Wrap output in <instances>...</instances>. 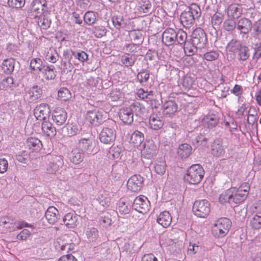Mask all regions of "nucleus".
Instances as JSON below:
<instances>
[{
    "label": "nucleus",
    "instance_id": "nucleus-1",
    "mask_svg": "<svg viewBox=\"0 0 261 261\" xmlns=\"http://www.w3.org/2000/svg\"><path fill=\"white\" fill-rule=\"evenodd\" d=\"M250 189V185L247 182H243L238 188L231 187L220 194L219 201L234 205L239 204L247 198Z\"/></svg>",
    "mask_w": 261,
    "mask_h": 261
},
{
    "label": "nucleus",
    "instance_id": "nucleus-2",
    "mask_svg": "<svg viewBox=\"0 0 261 261\" xmlns=\"http://www.w3.org/2000/svg\"><path fill=\"white\" fill-rule=\"evenodd\" d=\"M204 173V170L200 164H193L187 169L184 180L190 185H197L201 181Z\"/></svg>",
    "mask_w": 261,
    "mask_h": 261
},
{
    "label": "nucleus",
    "instance_id": "nucleus-3",
    "mask_svg": "<svg viewBox=\"0 0 261 261\" xmlns=\"http://www.w3.org/2000/svg\"><path fill=\"white\" fill-rule=\"evenodd\" d=\"M231 226V222L226 218L218 219L212 228V233L216 238H222L226 236Z\"/></svg>",
    "mask_w": 261,
    "mask_h": 261
},
{
    "label": "nucleus",
    "instance_id": "nucleus-4",
    "mask_svg": "<svg viewBox=\"0 0 261 261\" xmlns=\"http://www.w3.org/2000/svg\"><path fill=\"white\" fill-rule=\"evenodd\" d=\"M192 211L198 218H207L211 212V204L206 199L197 200L193 205Z\"/></svg>",
    "mask_w": 261,
    "mask_h": 261
},
{
    "label": "nucleus",
    "instance_id": "nucleus-5",
    "mask_svg": "<svg viewBox=\"0 0 261 261\" xmlns=\"http://www.w3.org/2000/svg\"><path fill=\"white\" fill-rule=\"evenodd\" d=\"M192 44L196 47L201 49L206 47L207 44V39L204 31L200 28L195 29L191 35Z\"/></svg>",
    "mask_w": 261,
    "mask_h": 261
},
{
    "label": "nucleus",
    "instance_id": "nucleus-6",
    "mask_svg": "<svg viewBox=\"0 0 261 261\" xmlns=\"http://www.w3.org/2000/svg\"><path fill=\"white\" fill-rule=\"evenodd\" d=\"M95 148V142L92 139L84 138L79 140L77 148L88 154L96 153Z\"/></svg>",
    "mask_w": 261,
    "mask_h": 261
},
{
    "label": "nucleus",
    "instance_id": "nucleus-7",
    "mask_svg": "<svg viewBox=\"0 0 261 261\" xmlns=\"http://www.w3.org/2000/svg\"><path fill=\"white\" fill-rule=\"evenodd\" d=\"M116 136V133L114 128L105 127L100 133L99 138L101 143L111 145L114 143Z\"/></svg>",
    "mask_w": 261,
    "mask_h": 261
},
{
    "label": "nucleus",
    "instance_id": "nucleus-8",
    "mask_svg": "<svg viewBox=\"0 0 261 261\" xmlns=\"http://www.w3.org/2000/svg\"><path fill=\"white\" fill-rule=\"evenodd\" d=\"M133 206L139 213L146 214L150 209V202L145 196H139L135 199Z\"/></svg>",
    "mask_w": 261,
    "mask_h": 261
},
{
    "label": "nucleus",
    "instance_id": "nucleus-9",
    "mask_svg": "<svg viewBox=\"0 0 261 261\" xmlns=\"http://www.w3.org/2000/svg\"><path fill=\"white\" fill-rule=\"evenodd\" d=\"M86 119L92 125L98 126L104 121L105 118L102 112L95 109L87 112Z\"/></svg>",
    "mask_w": 261,
    "mask_h": 261
},
{
    "label": "nucleus",
    "instance_id": "nucleus-10",
    "mask_svg": "<svg viewBox=\"0 0 261 261\" xmlns=\"http://www.w3.org/2000/svg\"><path fill=\"white\" fill-rule=\"evenodd\" d=\"M50 112L48 105L42 103L35 107L34 110V115L38 120L43 121L49 118Z\"/></svg>",
    "mask_w": 261,
    "mask_h": 261
},
{
    "label": "nucleus",
    "instance_id": "nucleus-11",
    "mask_svg": "<svg viewBox=\"0 0 261 261\" xmlns=\"http://www.w3.org/2000/svg\"><path fill=\"white\" fill-rule=\"evenodd\" d=\"M143 182V178L141 175H134L127 181V189L132 192H138L141 190Z\"/></svg>",
    "mask_w": 261,
    "mask_h": 261
},
{
    "label": "nucleus",
    "instance_id": "nucleus-12",
    "mask_svg": "<svg viewBox=\"0 0 261 261\" xmlns=\"http://www.w3.org/2000/svg\"><path fill=\"white\" fill-rule=\"evenodd\" d=\"M176 40V32L175 30L169 28L164 31L162 35V41L166 46L173 45Z\"/></svg>",
    "mask_w": 261,
    "mask_h": 261
},
{
    "label": "nucleus",
    "instance_id": "nucleus-13",
    "mask_svg": "<svg viewBox=\"0 0 261 261\" xmlns=\"http://www.w3.org/2000/svg\"><path fill=\"white\" fill-rule=\"evenodd\" d=\"M67 117L66 112L61 108H56L52 115V119L57 125L64 124L66 121Z\"/></svg>",
    "mask_w": 261,
    "mask_h": 261
},
{
    "label": "nucleus",
    "instance_id": "nucleus-14",
    "mask_svg": "<svg viewBox=\"0 0 261 261\" xmlns=\"http://www.w3.org/2000/svg\"><path fill=\"white\" fill-rule=\"evenodd\" d=\"M192 10V8L191 7L189 11H184L180 15V22L185 28H190L195 21L194 16Z\"/></svg>",
    "mask_w": 261,
    "mask_h": 261
},
{
    "label": "nucleus",
    "instance_id": "nucleus-15",
    "mask_svg": "<svg viewBox=\"0 0 261 261\" xmlns=\"http://www.w3.org/2000/svg\"><path fill=\"white\" fill-rule=\"evenodd\" d=\"M119 118L125 124H129L133 122V110L130 108H123L120 110Z\"/></svg>",
    "mask_w": 261,
    "mask_h": 261
},
{
    "label": "nucleus",
    "instance_id": "nucleus-16",
    "mask_svg": "<svg viewBox=\"0 0 261 261\" xmlns=\"http://www.w3.org/2000/svg\"><path fill=\"white\" fill-rule=\"evenodd\" d=\"M64 224L68 228H75L78 223V216L74 212L67 213L63 218Z\"/></svg>",
    "mask_w": 261,
    "mask_h": 261
},
{
    "label": "nucleus",
    "instance_id": "nucleus-17",
    "mask_svg": "<svg viewBox=\"0 0 261 261\" xmlns=\"http://www.w3.org/2000/svg\"><path fill=\"white\" fill-rule=\"evenodd\" d=\"M150 127L154 130L161 128L164 125L163 118L160 114H152L150 115L149 120Z\"/></svg>",
    "mask_w": 261,
    "mask_h": 261
},
{
    "label": "nucleus",
    "instance_id": "nucleus-18",
    "mask_svg": "<svg viewBox=\"0 0 261 261\" xmlns=\"http://www.w3.org/2000/svg\"><path fill=\"white\" fill-rule=\"evenodd\" d=\"M242 14V8L238 4H232L227 8V14L228 17L237 19L240 17Z\"/></svg>",
    "mask_w": 261,
    "mask_h": 261
},
{
    "label": "nucleus",
    "instance_id": "nucleus-19",
    "mask_svg": "<svg viewBox=\"0 0 261 261\" xmlns=\"http://www.w3.org/2000/svg\"><path fill=\"white\" fill-rule=\"evenodd\" d=\"M45 4H43L41 0H34L32 3V12L35 18L44 15Z\"/></svg>",
    "mask_w": 261,
    "mask_h": 261
},
{
    "label": "nucleus",
    "instance_id": "nucleus-20",
    "mask_svg": "<svg viewBox=\"0 0 261 261\" xmlns=\"http://www.w3.org/2000/svg\"><path fill=\"white\" fill-rule=\"evenodd\" d=\"M237 29L241 33L247 34L252 29L251 21L246 18H242L238 22Z\"/></svg>",
    "mask_w": 261,
    "mask_h": 261
},
{
    "label": "nucleus",
    "instance_id": "nucleus-21",
    "mask_svg": "<svg viewBox=\"0 0 261 261\" xmlns=\"http://www.w3.org/2000/svg\"><path fill=\"white\" fill-rule=\"evenodd\" d=\"M41 129L44 135L52 138L56 135V129L48 120L42 121Z\"/></svg>",
    "mask_w": 261,
    "mask_h": 261
},
{
    "label": "nucleus",
    "instance_id": "nucleus-22",
    "mask_svg": "<svg viewBox=\"0 0 261 261\" xmlns=\"http://www.w3.org/2000/svg\"><path fill=\"white\" fill-rule=\"evenodd\" d=\"M59 211L54 206H49L47 209L45 216L47 222L50 224H55L58 220Z\"/></svg>",
    "mask_w": 261,
    "mask_h": 261
},
{
    "label": "nucleus",
    "instance_id": "nucleus-23",
    "mask_svg": "<svg viewBox=\"0 0 261 261\" xmlns=\"http://www.w3.org/2000/svg\"><path fill=\"white\" fill-rule=\"evenodd\" d=\"M43 55L45 60L50 63H55L59 60V54L57 50L53 47L47 48Z\"/></svg>",
    "mask_w": 261,
    "mask_h": 261
},
{
    "label": "nucleus",
    "instance_id": "nucleus-24",
    "mask_svg": "<svg viewBox=\"0 0 261 261\" xmlns=\"http://www.w3.org/2000/svg\"><path fill=\"white\" fill-rule=\"evenodd\" d=\"M172 221V217L168 212L164 211L161 213L157 218V222L163 227H168Z\"/></svg>",
    "mask_w": 261,
    "mask_h": 261
},
{
    "label": "nucleus",
    "instance_id": "nucleus-25",
    "mask_svg": "<svg viewBox=\"0 0 261 261\" xmlns=\"http://www.w3.org/2000/svg\"><path fill=\"white\" fill-rule=\"evenodd\" d=\"M177 111V105L173 100L166 101L163 106V112L164 115L170 116Z\"/></svg>",
    "mask_w": 261,
    "mask_h": 261
},
{
    "label": "nucleus",
    "instance_id": "nucleus-26",
    "mask_svg": "<svg viewBox=\"0 0 261 261\" xmlns=\"http://www.w3.org/2000/svg\"><path fill=\"white\" fill-rule=\"evenodd\" d=\"M15 61L13 58H10L5 59L2 64L1 68L6 74H11L14 69Z\"/></svg>",
    "mask_w": 261,
    "mask_h": 261
},
{
    "label": "nucleus",
    "instance_id": "nucleus-27",
    "mask_svg": "<svg viewBox=\"0 0 261 261\" xmlns=\"http://www.w3.org/2000/svg\"><path fill=\"white\" fill-rule=\"evenodd\" d=\"M151 7L149 0H137V9L140 14L148 13Z\"/></svg>",
    "mask_w": 261,
    "mask_h": 261
},
{
    "label": "nucleus",
    "instance_id": "nucleus-28",
    "mask_svg": "<svg viewBox=\"0 0 261 261\" xmlns=\"http://www.w3.org/2000/svg\"><path fill=\"white\" fill-rule=\"evenodd\" d=\"M78 148L72 149L70 156V161L75 165H78L83 162L84 158V152H81Z\"/></svg>",
    "mask_w": 261,
    "mask_h": 261
},
{
    "label": "nucleus",
    "instance_id": "nucleus-29",
    "mask_svg": "<svg viewBox=\"0 0 261 261\" xmlns=\"http://www.w3.org/2000/svg\"><path fill=\"white\" fill-rule=\"evenodd\" d=\"M192 147L188 144L184 143L179 146L177 153L181 159H186L190 155Z\"/></svg>",
    "mask_w": 261,
    "mask_h": 261
},
{
    "label": "nucleus",
    "instance_id": "nucleus-30",
    "mask_svg": "<svg viewBox=\"0 0 261 261\" xmlns=\"http://www.w3.org/2000/svg\"><path fill=\"white\" fill-rule=\"evenodd\" d=\"M144 140V135L141 132L136 130L134 132L130 137V143L134 147L140 146Z\"/></svg>",
    "mask_w": 261,
    "mask_h": 261
},
{
    "label": "nucleus",
    "instance_id": "nucleus-31",
    "mask_svg": "<svg viewBox=\"0 0 261 261\" xmlns=\"http://www.w3.org/2000/svg\"><path fill=\"white\" fill-rule=\"evenodd\" d=\"M211 151L212 153L217 157L221 156L225 152L222 143L219 141H215L213 142L212 145Z\"/></svg>",
    "mask_w": 261,
    "mask_h": 261
},
{
    "label": "nucleus",
    "instance_id": "nucleus-32",
    "mask_svg": "<svg viewBox=\"0 0 261 261\" xmlns=\"http://www.w3.org/2000/svg\"><path fill=\"white\" fill-rule=\"evenodd\" d=\"M28 94L29 98L31 100H36L40 98L42 96V89L38 86H34L29 90Z\"/></svg>",
    "mask_w": 261,
    "mask_h": 261
},
{
    "label": "nucleus",
    "instance_id": "nucleus-33",
    "mask_svg": "<svg viewBox=\"0 0 261 261\" xmlns=\"http://www.w3.org/2000/svg\"><path fill=\"white\" fill-rule=\"evenodd\" d=\"M71 93L67 88L62 87L58 91L57 99L60 101H66L71 98Z\"/></svg>",
    "mask_w": 261,
    "mask_h": 261
},
{
    "label": "nucleus",
    "instance_id": "nucleus-34",
    "mask_svg": "<svg viewBox=\"0 0 261 261\" xmlns=\"http://www.w3.org/2000/svg\"><path fill=\"white\" fill-rule=\"evenodd\" d=\"M142 154L147 159L152 158L156 154V147L152 144H145Z\"/></svg>",
    "mask_w": 261,
    "mask_h": 261
},
{
    "label": "nucleus",
    "instance_id": "nucleus-35",
    "mask_svg": "<svg viewBox=\"0 0 261 261\" xmlns=\"http://www.w3.org/2000/svg\"><path fill=\"white\" fill-rule=\"evenodd\" d=\"M258 207L260 209V212L257 213V214L251 219L250 225L254 229H259L261 228V204L255 207L256 208Z\"/></svg>",
    "mask_w": 261,
    "mask_h": 261
},
{
    "label": "nucleus",
    "instance_id": "nucleus-36",
    "mask_svg": "<svg viewBox=\"0 0 261 261\" xmlns=\"http://www.w3.org/2000/svg\"><path fill=\"white\" fill-rule=\"evenodd\" d=\"M27 145L32 150H39L42 146L41 141L35 137H30L27 140Z\"/></svg>",
    "mask_w": 261,
    "mask_h": 261
},
{
    "label": "nucleus",
    "instance_id": "nucleus-37",
    "mask_svg": "<svg viewBox=\"0 0 261 261\" xmlns=\"http://www.w3.org/2000/svg\"><path fill=\"white\" fill-rule=\"evenodd\" d=\"M136 95L138 97L146 101L151 100L153 97V92L152 91H145L143 88L137 89Z\"/></svg>",
    "mask_w": 261,
    "mask_h": 261
},
{
    "label": "nucleus",
    "instance_id": "nucleus-38",
    "mask_svg": "<svg viewBox=\"0 0 261 261\" xmlns=\"http://www.w3.org/2000/svg\"><path fill=\"white\" fill-rule=\"evenodd\" d=\"M30 68L34 72L39 73L43 68V62L40 58H33L30 62Z\"/></svg>",
    "mask_w": 261,
    "mask_h": 261
},
{
    "label": "nucleus",
    "instance_id": "nucleus-39",
    "mask_svg": "<svg viewBox=\"0 0 261 261\" xmlns=\"http://www.w3.org/2000/svg\"><path fill=\"white\" fill-rule=\"evenodd\" d=\"M238 49V57L240 61H246L249 57V49L245 46H241L240 44L237 45Z\"/></svg>",
    "mask_w": 261,
    "mask_h": 261
},
{
    "label": "nucleus",
    "instance_id": "nucleus-40",
    "mask_svg": "<svg viewBox=\"0 0 261 261\" xmlns=\"http://www.w3.org/2000/svg\"><path fill=\"white\" fill-rule=\"evenodd\" d=\"M203 121L207 124L208 127L212 128L217 125L219 118L214 114L208 115L204 117Z\"/></svg>",
    "mask_w": 261,
    "mask_h": 261
},
{
    "label": "nucleus",
    "instance_id": "nucleus-41",
    "mask_svg": "<svg viewBox=\"0 0 261 261\" xmlns=\"http://www.w3.org/2000/svg\"><path fill=\"white\" fill-rule=\"evenodd\" d=\"M98 15L93 11L87 12L84 16V21L89 25L94 24L97 19Z\"/></svg>",
    "mask_w": 261,
    "mask_h": 261
},
{
    "label": "nucleus",
    "instance_id": "nucleus-42",
    "mask_svg": "<svg viewBox=\"0 0 261 261\" xmlns=\"http://www.w3.org/2000/svg\"><path fill=\"white\" fill-rule=\"evenodd\" d=\"M37 23L41 29L47 30L50 27L51 20L45 15L38 17Z\"/></svg>",
    "mask_w": 261,
    "mask_h": 261
},
{
    "label": "nucleus",
    "instance_id": "nucleus-43",
    "mask_svg": "<svg viewBox=\"0 0 261 261\" xmlns=\"http://www.w3.org/2000/svg\"><path fill=\"white\" fill-rule=\"evenodd\" d=\"M136 60V59L134 55H130L128 54H124L121 57V62L126 67L133 66Z\"/></svg>",
    "mask_w": 261,
    "mask_h": 261
},
{
    "label": "nucleus",
    "instance_id": "nucleus-44",
    "mask_svg": "<svg viewBox=\"0 0 261 261\" xmlns=\"http://www.w3.org/2000/svg\"><path fill=\"white\" fill-rule=\"evenodd\" d=\"M130 108L136 115H140L143 114L145 111V107L138 101L134 102L130 105Z\"/></svg>",
    "mask_w": 261,
    "mask_h": 261
},
{
    "label": "nucleus",
    "instance_id": "nucleus-45",
    "mask_svg": "<svg viewBox=\"0 0 261 261\" xmlns=\"http://www.w3.org/2000/svg\"><path fill=\"white\" fill-rule=\"evenodd\" d=\"M44 77L46 80L54 79L56 76L55 67L53 65L48 66L43 72Z\"/></svg>",
    "mask_w": 261,
    "mask_h": 261
},
{
    "label": "nucleus",
    "instance_id": "nucleus-46",
    "mask_svg": "<svg viewBox=\"0 0 261 261\" xmlns=\"http://www.w3.org/2000/svg\"><path fill=\"white\" fill-rule=\"evenodd\" d=\"M166 162L164 161H159L154 165V171L159 175H163L166 171Z\"/></svg>",
    "mask_w": 261,
    "mask_h": 261
},
{
    "label": "nucleus",
    "instance_id": "nucleus-47",
    "mask_svg": "<svg viewBox=\"0 0 261 261\" xmlns=\"http://www.w3.org/2000/svg\"><path fill=\"white\" fill-rule=\"evenodd\" d=\"M224 19V15L220 12L215 13L212 17L211 22L214 26L219 27Z\"/></svg>",
    "mask_w": 261,
    "mask_h": 261
},
{
    "label": "nucleus",
    "instance_id": "nucleus-48",
    "mask_svg": "<svg viewBox=\"0 0 261 261\" xmlns=\"http://www.w3.org/2000/svg\"><path fill=\"white\" fill-rule=\"evenodd\" d=\"M14 83L12 77L8 76L4 78L0 83V88L3 90H7L12 87Z\"/></svg>",
    "mask_w": 261,
    "mask_h": 261
},
{
    "label": "nucleus",
    "instance_id": "nucleus-49",
    "mask_svg": "<svg viewBox=\"0 0 261 261\" xmlns=\"http://www.w3.org/2000/svg\"><path fill=\"white\" fill-rule=\"evenodd\" d=\"M86 234L88 239L91 242L95 241L98 237V231L94 227L88 228Z\"/></svg>",
    "mask_w": 261,
    "mask_h": 261
},
{
    "label": "nucleus",
    "instance_id": "nucleus-50",
    "mask_svg": "<svg viewBox=\"0 0 261 261\" xmlns=\"http://www.w3.org/2000/svg\"><path fill=\"white\" fill-rule=\"evenodd\" d=\"M236 27V23L234 19H227L223 23V28L227 31H233Z\"/></svg>",
    "mask_w": 261,
    "mask_h": 261
},
{
    "label": "nucleus",
    "instance_id": "nucleus-51",
    "mask_svg": "<svg viewBox=\"0 0 261 261\" xmlns=\"http://www.w3.org/2000/svg\"><path fill=\"white\" fill-rule=\"evenodd\" d=\"M219 57V54L217 51L212 50L205 53L203 58L207 61H213L217 60Z\"/></svg>",
    "mask_w": 261,
    "mask_h": 261
},
{
    "label": "nucleus",
    "instance_id": "nucleus-52",
    "mask_svg": "<svg viewBox=\"0 0 261 261\" xmlns=\"http://www.w3.org/2000/svg\"><path fill=\"white\" fill-rule=\"evenodd\" d=\"M194 83V80L190 76L186 75L184 77L182 85L186 89H191Z\"/></svg>",
    "mask_w": 261,
    "mask_h": 261
},
{
    "label": "nucleus",
    "instance_id": "nucleus-53",
    "mask_svg": "<svg viewBox=\"0 0 261 261\" xmlns=\"http://www.w3.org/2000/svg\"><path fill=\"white\" fill-rule=\"evenodd\" d=\"M177 40L176 41L179 44H185L187 40V33L182 30H179L176 32Z\"/></svg>",
    "mask_w": 261,
    "mask_h": 261
},
{
    "label": "nucleus",
    "instance_id": "nucleus-54",
    "mask_svg": "<svg viewBox=\"0 0 261 261\" xmlns=\"http://www.w3.org/2000/svg\"><path fill=\"white\" fill-rule=\"evenodd\" d=\"M56 250L58 252H62L66 249V243L61 239H58L54 243Z\"/></svg>",
    "mask_w": 261,
    "mask_h": 261
},
{
    "label": "nucleus",
    "instance_id": "nucleus-55",
    "mask_svg": "<svg viewBox=\"0 0 261 261\" xmlns=\"http://www.w3.org/2000/svg\"><path fill=\"white\" fill-rule=\"evenodd\" d=\"M31 235V232L27 229H23L17 235V240L24 241H26Z\"/></svg>",
    "mask_w": 261,
    "mask_h": 261
},
{
    "label": "nucleus",
    "instance_id": "nucleus-56",
    "mask_svg": "<svg viewBox=\"0 0 261 261\" xmlns=\"http://www.w3.org/2000/svg\"><path fill=\"white\" fill-rule=\"evenodd\" d=\"M99 202L101 205L105 207H108L111 204V199L110 196L108 195H101L99 197Z\"/></svg>",
    "mask_w": 261,
    "mask_h": 261
},
{
    "label": "nucleus",
    "instance_id": "nucleus-57",
    "mask_svg": "<svg viewBox=\"0 0 261 261\" xmlns=\"http://www.w3.org/2000/svg\"><path fill=\"white\" fill-rule=\"evenodd\" d=\"M72 55L77 59L79 61L82 62L86 61L88 59V55L87 54L82 50L79 51L77 53L73 52Z\"/></svg>",
    "mask_w": 261,
    "mask_h": 261
},
{
    "label": "nucleus",
    "instance_id": "nucleus-58",
    "mask_svg": "<svg viewBox=\"0 0 261 261\" xmlns=\"http://www.w3.org/2000/svg\"><path fill=\"white\" fill-rule=\"evenodd\" d=\"M24 0H8V4L10 7L19 8L24 5Z\"/></svg>",
    "mask_w": 261,
    "mask_h": 261
},
{
    "label": "nucleus",
    "instance_id": "nucleus-59",
    "mask_svg": "<svg viewBox=\"0 0 261 261\" xmlns=\"http://www.w3.org/2000/svg\"><path fill=\"white\" fill-rule=\"evenodd\" d=\"M197 49L198 48L192 43H188L184 47L185 52L188 56L193 55L196 52Z\"/></svg>",
    "mask_w": 261,
    "mask_h": 261
},
{
    "label": "nucleus",
    "instance_id": "nucleus-60",
    "mask_svg": "<svg viewBox=\"0 0 261 261\" xmlns=\"http://www.w3.org/2000/svg\"><path fill=\"white\" fill-rule=\"evenodd\" d=\"M149 76V73L146 70L140 71L137 74V79L141 83L146 82L148 80Z\"/></svg>",
    "mask_w": 261,
    "mask_h": 261
},
{
    "label": "nucleus",
    "instance_id": "nucleus-61",
    "mask_svg": "<svg viewBox=\"0 0 261 261\" xmlns=\"http://www.w3.org/2000/svg\"><path fill=\"white\" fill-rule=\"evenodd\" d=\"M247 108L245 103H243L238 109L236 112L237 118L242 119L247 112Z\"/></svg>",
    "mask_w": 261,
    "mask_h": 261
},
{
    "label": "nucleus",
    "instance_id": "nucleus-62",
    "mask_svg": "<svg viewBox=\"0 0 261 261\" xmlns=\"http://www.w3.org/2000/svg\"><path fill=\"white\" fill-rule=\"evenodd\" d=\"M121 96V92L120 90L114 89H113L110 93V97L113 101H117L119 100Z\"/></svg>",
    "mask_w": 261,
    "mask_h": 261
},
{
    "label": "nucleus",
    "instance_id": "nucleus-63",
    "mask_svg": "<svg viewBox=\"0 0 261 261\" xmlns=\"http://www.w3.org/2000/svg\"><path fill=\"white\" fill-rule=\"evenodd\" d=\"M79 131L78 126L76 125L71 124L68 125L67 134L69 136L75 135Z\"/></svg>",
    "mask_w": 261,
    "mask_h": 261
},
{
    "label": "nucleus",
    "instance_id": "nucleus-64",
    "mask_svg": "<svg viewBox=\"0 0 261 261\" xmlns=\"http://www.w3.org/2000/svg\"><path fill=\"white\" fill-rule=\"evenodd\" d=\"M250 111H248V114L247 117V122L249 125H253L254 122L256 121V113L254 112V113H250Z\"/></svg>",
    "mask_w": 261,
    "mask_h": 261
}]
</instances>
